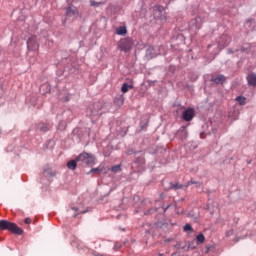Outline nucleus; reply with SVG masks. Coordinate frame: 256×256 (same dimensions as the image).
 <instances>
[{
	"instance_id": "15",
	"label": "nucleus",
	"mask_w": 256,
	"mask_h": 256,
	"mask_svg": "<svg viewBox=\"0 0 256 256\" xmlns=\"http://www.w3.org/2000/svg\"><path fill=\"white\" fill-rule=\"evenodd\" d=\"M236 101H237L238 105H245L247 98H245L243 96H238V97H236Z\"/></svg>"
},
{
	"instance_id": "6",
	"label": "nucleus",
	"mask_w": 256,
	"mask_h": 256,
	"mask_svg": "<svg viewBox=\"0 0 256 256\" xmlns=\"http://www.w3.org/2000/svg\"><path fill=\"white\" fill-rule=\"evenodd\" d=\"M188 136L189 133L187 132V126H182L176 133V137H178V139H181V141H185Z\"/></svg>"
},
{
	"instance_id": "1",
	"label": "nucleus",
	"mask_w": 256,
	"mask_h": 256,
	"mask_svg": "<svg viewBox=\"0 0 256 256\" xmlns=\"http://www.w3.org/2000/svg\"><path fill=\"white\" fill-rule=\"evenodd\" d=\"M0 230L1 231H9L14 235H23V229L19 228L17 224L13 222H9L7 220H0Z\"/></svg>"
},
{
	"instance_id": "4",
	"label": "nucleus",
	"mask_w": 256,
	"mask_h": 256,
	"mask_svg": "<svg viewBox=\"0 0 256 256\" xmlns=\"http://www.w3.org/2000/svg\"><path fill=\"white\" fill-rule=\"evenodd\" d=\"M27 47L29 51H38L39 42L37 41V36H31L27 41Z\"/></svg>"
},
{
	"instance_id": "5",
	"label": "nucleus",
	"mask_w": 256,
	"mask_h": 256,
	"mask_svg": "<svg viewBox=\"0 0 256 256\" xmlns=\"http://www.w3.org/2000/svg\"><path fill=\"white\" fill-rule=\"evenodd\" d=\"M194 117H195V110L193 108L184 109V111L182 112L183 121H186L189 123V121H193Z\"/></svg>"
},
{
	"instance_id": "26",
	"label": "nucleus",
	"mask_w": 256,
	"mask_h": 256,
	"mask_svg": "<svg viewBox=\"0 0 256 256\" xmlns=\"http://www.w3.org/2000/svg\"><path fill=\"white\" fill-rule=\"evenodd\" d=\"M86 212H87V211L79 212V213H77V214L74 215V218L77 217V215H81V214L86 213Z\"/></svg>"
},
{
	"instance_id": "9",
	"label": "nucleus",
	"mask_w": 256,
	"mask_h": 256,
	"mask_svg": "<svg viewBox=\"0 0 256 256\" xmlns=\"http://www.w3.org/2000/svg\"><path fill=\"white\" fill-rule=\"evenodd\" d=\"M213 83H216V85H219L220 83L223 84L224 81H226V78L224 75H218L211 79Z\"/></svg>"
},
{
	"instance_id": "12",
	"label": "nucleus",
	"mask_w": 256,
	"mask_h": 256,
	"mask_svg": "<svg viewBox=\"0 0 256 256\" xmlns=\"http://www.w3.org/2000/svg\"><path fill=\"white\" fill-rule=\"evenodd\" d=\"M126 33H127V27L125 26H120L116 29L117 35H125Z\"/></svg>"
},
{
	"instance_id": "29",
	"label": "nucleus",
	"mask_w": 256,
	"mask_h": 256,
	"mask_svg": "<svg viewBox=\"0 0 256 256\" xmlns=\"http://www.w3.org/2000/svg\"><path fill=\"white\" fill-rule=\"evenodd\" d=\"M169 207H171V205H168L166 208H164V213L167 211V209H169Z\"/></svg>"
},
{
	"instance_id": "17",
	"label": "nucleus",
	"mask_w": 256,
	"mask_h": 256,
	"mask_svg": "<svg viewBox=\"0 0 256 256\" xmlns=\"http://www.w3.org/2000/svg\"><path fill=\"white\" fill-rule=\"evenodd\" d=\"M111 171L112 173H119V171H121V164L112 166Z\"/></svg>"
},
{
	"instance_id": "11",
	"label": "nucleus",
	"mask_w": 256,
	"mask_h": 256,
	"mask_svg": "<svg viewBox=\"0 0 256 256\" xmlns=\"http://www.w3.org/2000/svg\"><path fill=\"white\" fill-rule=\"evenodd\" d=\"M66 15H68V17H72V15H77V8L75 7H68L66 9Z\"/></svg>"
},
{
	"instance_id": "30",
	"label": "nucleus",
	"mask_w": 256,
	"mask_h": 256,
	"mask_svg": "<svg viewBox=\"0 0 256 256\" xmlns=\"http://www.w3.org/2000/svg\"><path fill=\"white\" fill-rule=\"evenodd\" d=\"M200 20H201V18L197 17V18L195 19V22L197 23V21H200Z\"/></svg>"
},
{
	"instance_id": "18",
	"label": "nucleus",
	"mask_w": 256,
	"mask_h": 256,
	"mask_svg": "<svg viewBox=\"0 0 256 256\" xmlns=\"http://www.w3.org/2000/svg\"><path fill=\"white\" fill-rule=\"evenodd\" d=\"M196 240H197L198 243H205V236L203 234H199L196 237Z\"/></svg>"
},
{
	"instance_id": "28",
	"label": "nucleus",
	"mask_w": 256,
	"mask_h": 256,
	"mask_svg": "<svg viewBox=\"0 0 256 256\" xmlns=\"http://www.w3.org/2000/svg\"><path fill=\"white\" fill-rule=\"evenodd\" d=\"M72 211H79V208L77 207H71Z\"/></svg>"
},
{
	"instance_id": "16",
	"label": "nucleus",
	"mask_w": 256,
	"mask_h": 256,
	"mask_svg": "<svg viewBox=\"0 0 256 256\" xmlns=\"http://www.w3.org/2000/svg\"><path fill=\"white\" fill-rule=\"evenodd\" d=\"M170 189H174L175 191H177V189H183V185L179 184V183H171L170 184Z\"/></svg>"
},
{
	"instance_id": "22",
	"label": "nucleus",
	"mask_w": 256,
	"mask_h": 256,
	"mask_svg": "<svg viewBox=\"0 0 256 256\" xmlns=\"http://www.w3.org/2000/svg\"><path fill=\"white\" fill-rule=\"evenodd\" d=\"M191 185H199V182L190 180V181H188V183L186 184V187H189V186H191Z\"/></svg>"
},
{
	"instance_id": "2",
	"label": "nucleus",
	"mask_w": 256,
	"mask_h": 256,
	"mask_svg": "<svg viewBox=\"0 0 256 256\" xmlns=\"http://www.w3.org/2000/svg\"><path fill=\"white\" fill-rule=\"evenodd\" d=\"M76 161L83 165H93V163H95V157L87 152H82L76 157Z\"/></svg>"
},
{
	"instance_id": "19",
	"label": "nucleus",
	"mask_w": 256,
	"mask_h": 256,
	"mask_svg": "<svg viewBox=\"0 0 256 256\" xmlns=\"http://www.w3.org/2000/svg\"><path fill=\"white\" fill-rule=\"evenodd\" d=\"M103 171V168L97 167V168H92L90 170V173H101Z\"/></svg>"
},
{
	"instance_id": "13",
	"label": "nucleus",
	"mask_w": 256,
	"mask_h": 256,
	"mask_svg": "<svg viewBox=\"0 0 256 256\" xmlns=\"http://www.w3.org/2000/svg\"><path fill=\"white\" fill-rule=\"evenodd\" d=\"M38 129L39 131H43L45 133L49 131V124H45V123L39 124Z\"/></svg>"
},
{
	"instance_id": "10",
	"label": "nucleus",
	"mask_w": 256,
	"mask_h": 256,
	"mask_svg": "<svg viewBox=\"0 0 256 256\" xmlns=\"http://www.w3.org/2000/svg\"><path fill=\"white\" fill-rule=\"evenodd\" d=\"M77 160H71L67 162V167L68 169H70L71 171H75V169H77Z\"/></svg>"
},
{
	"instance_id": "24",
	"label": "nucleus",
	"mask_w": 256,
	"mask_h": 256,
	"mask_svg": "<svg viewBox=\"0 0 256 256\" xmlns=\"http://www.w3.org/2000/svg\"><path fill=\"white\" fill-rule=\"evenodd\" d=\"M121 247H122L121 243L116 242V243L114 244V251H119V249H121Z\"/></svg>"
},
{
	"instance_id": "25",
	"label": "nucleus",
	"mask_w": 256,
	"mask_h": 256,
	"mask_svg": "<svg viewBox=\"0 0 256 256\" xmlns=\"http://www.w3.org/2000/svg\"><path fill=\"white\" fill-rule=\"evenodd\" d=\"M24 223H25L26 225H31V218H26V219L24 220Z\"/></svg>"
},
{
	"instance_id": "3",
	"label": "nucleus",
	"mask_w": 256,
	"mask_h": 256,
	"mask_svg": "<svg viewBox=\"0 0 256 256\" xmlns=\"http://www.w3.org/2000/svg\"><path fill=\"white\" fill-rule=\"evenodd\" d=\"M118 47L121 51H131V49L133 48V39L125 38L121 40L118 44Z\"/></svg>"
},
{
	"instance_id": "31",
	"label": "nucleus",
	"mask_w": 256,
	"mask_h": 256,
	"mask_svg": "<svg viewBox=\"0 0 256 256\" xmlns=\"http://www.w3.org/2000/svg\"><path fill=\"white\" fill-rule=\"evenodd\" d=\"M159 256H163V254H159Z\"/></svg>"
},
{
	"instance_id": "7",
	"label": "nucleus",
	"mask_w": 256,
	"mask_h": 256,
	"mask_svg": "<svg viewBox=\"0 0 256 256\" xmlns=\"http://www.w3.org/2000/svg\"><path fill=\"white\" fill-rule=\"evenodd\" d=\"M229 43H231V37H229L227 35H223V36H221L218 45H219V47H227V45H229Z\"/></svg>"
},
{
	"instance_id": "14",
	"label": "nucleus",
	"mask_w": 256,
	"mask_h": 256,
	"mask_svg": "<svg viewBox=\"0 0 256 256\" xmlns=\"http://www.w3.org/2000/svg\"><path fill=\"white\" fill-rule=\"evenodd\" d=\"M129 89H133V86H131L127 83H124L121 87L122 93H127L129 91Z\"/></svg>"
},
{
	"instance_id": "8",
	"label": "nucleus",
	"mask_w": 256,
	"mask_h": 256,
	"mask_svg": "<svg viewBox=\"0 0 256 256\" xmlns=\"http://www.w3.org/2000/svg\"><path fill=\"white\" fill-rule=\"evenodd\" d=\"M248 85L251 87H256V74H249L247 76Z\"/></svg>"
},
{
	"instance_id": "20",
	"label": "nucleus",
	"mask_w": 256,
	"mask_h": 256,
	"mask_svg": "<svg viewBox=\"0 0 256 256\" xmlns=\"http://www.w3.org/2000/svg\"><path fill=\"white\" fill-rule=\"evenodd\" d=\"M90 5L91 7H99V5H101V2H96L95 0H91Z\"/></svg>"
},
{
	"instance_id": "23",
	"label": "nucleus",
	"mask_w": 256,
	"mask_h": 256,
	"mask_svg": "<svg viewBox=\"0 0 256 256\" xmlns=\"http://www.w3.org/2000/svg\"><path fill=\"white\" fill-rule=\"evenodd\" d=\"M184 231H193V227H191V224H186L184 227H183Z\"/></svg>"
},
{
	"instance_id": "27",
	"label": "nucleus",
	"mask_w": 256,
	"mask_h": 256,
	"mask_svg": "<svg viewBox=\"0 0 256 256\" xmlns=\"http://www.w3.org/2000/svg\"><path fill=\"white\" fill-rule=\"evenodd\" d=\"M127 155H133V150H128Z\"/></svg>"
},
{
	"instance_id": "21",
	"label": "nucleus",
	"mask_w": 256,
	"mask_h": 256,
	"mask_svg": "<svg viewBox=\"0 0 256 256\" xmlns=\"http://www.w3.org/2000/svg\"><path fill=\"white\" fill-rule=\"evenodd\" d=\"M191 29H201V24H189Z\"/></svg>"
}]
</instances>
